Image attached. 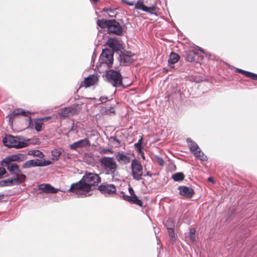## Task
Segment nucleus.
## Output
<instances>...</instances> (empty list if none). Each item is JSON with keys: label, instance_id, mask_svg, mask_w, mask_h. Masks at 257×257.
<instances>
[{"label": "nucleus", "instance_id": "1", "mask_svg": "<svg viewBox=\"0 0 257 257\" xmlns=\"http://www.w3.org/2000/svg\"><path fill=\"white\" fill-rule=\"evenodd\" d=\"M101 181L99 176L95 173H86L78 182L72 183L68 190L76 195L78 197H86L92 195L90 193L92 187L97 186Z\"/></svg>", "mask_w": 257, "mask_h": 257}, {"label": "nucleus", "instance_id": "2", "mask_svg": "<svg viewBox=\"0 0 257 257\" xmlns=\"http://www.w3.org/2000/svg\"><path fill=\"white\" fill-rule=\"evenodd\" d=\"M97 25L101 28H107L108 33H113L118 36L122 34L123 30L119 23L115 20H98Z\"/></svg>", "mask_w": 257, "mask_h": 257}, {"label": "nucleus", "instance_id": "3", "mask_svg": "<svg viewBox=\"0 0 257 257\" xmlns=\"http://www.w3.org/2000/svg\"><path fill=\"white\" fill-rule=\"evenodd\" d=\"M4 145L8 148H22L29 145V140L24 141L23 137L7 135L3 139Z\"/></svg>", "mask_w": 257, "mask_h": 257}, {"label": "nucleus", "instance_id": "4", "mask_svg": "<svg viewBox=\"0 0 257 257\" xmlns=\"http://www.w3.org/2000/svg\"><path fill=\"white\" fill-rule=\"evenodd\" d=\"M106 175H110L114 177L118 168L115 159L113 157H103L99 159Z\"/></svg>", "mask_w": 257, "mask_h": 257}, {"label": "nucleus", "instance_id": "5", "mask_svg": "<svg viewBox=\"0 0 257 257\" xmlns=\"http://www.w3.org/2000/svg\"><path fill=\"white\" fill-rule=\"evenodd\" d=\"M105 77L107 81L113 87L115 88L119 87H125L122 83V77L119 70L113 69L107 70Z\"/></svg>", "mask_w": 257, "mask_h": 257}, {"label": "nucleus", "instance_id": "6", "mask_svg": "<svg viewBox=\"0 0 257 257\" xmlns=\"http://www.w3.org/2000/svg\"><path fill=\"white\" fill-rule=\"evenodd\" d=\"M130 168L133 179L136 181L141 180L143 176V167L141 162L137 159L132 160Z\"/></svg>", "mask_w": 257, "mask_h": 257}, {"label": "nucleus", "instance_id": "7", "mask_svg": "<svg viewBox=\"0 0 257 257\" xmlns=\"http://www.w3.org/2000/svg\"><path fill=\"white\" fill-rule=\"evenodd\" d=\"M113 54L112 50L106 48L103 50L99 59V66L111 67L113 61Z\"/></svg>", "mask_w": 257, "mask_h": 257}, {"label": "nucleus", "instance_id": "8", "mask_svg": "<svg viewBox=\"0 0 257 257\" xmlns=\"http://www.w3.org/2000/svg\"><path fill=\"white\" fill-rule=\"evenodd\" d=\"M26 179V176L25 175H17L16 173H15L13 178H9L0 181V187L19 185L24 183Z\"/></svg>", "mask_w": 257, "mask_h": 257}, {"label": "nucleus", "instance_id": "9", "mask_svg": "<svg viewBox=\"0 0 257 257\" xmlns=\"http://www.w3.org/2000/svg\"><path fill=\"white\" fill-rule=\"evenodd\" d=\"M117 60L121 66H127L133 62L134 54L130 51H120L118 52Z\"/></svg>", "mask_w": 257, "mask_h": 257}, {"label": "nucleus", "instance_id": "10", "mask_svg": "<svg viewBox=\"0 0 257 257\" xmlns=\"http://www.w3.org/2000/svg\"><path fill=\"white\" fill-rule=\"evenodd\" d=\"M91 146L90 141L85 138L83 139L79 140L76 142H74L69 145V148L75 151H78L79 149H82Z\"/></svg>", "mask_w": 257, "mask_h": 257}, {"label": "nucleus", "instance_id": "11", "mask_svg": "<svg viewBox=\"0 0 257 257\" xmlns=\"http://www.w3.org/2000/svg\"><path fill=\"white\" fill-rule=\"evenodd\" d=\"M98 189L105 196L111 195L115 193L116 191L115 186L110 184H101L98 186Z\"/></svg>", "mask_w": 257, "mask_h": 257}, {"label": "nucleus", "instance_id": "12", "mask_svg": "<svg viewBox=\"0 0 257 257\" xmlns=\"http://www.w3.org/2000/svg\"><path fill=\"white\" fill-rule=\"evenodd\" d=\"M135 9L138 10H141L144 12L150 13L151 15H157L156 11L157 8L155 5H152L151 6H146L144 4V3L141 1H139L135 4Z\"/></svg>", "mask_w": 257, "mask_h": 257}, {"label": "nucleus", "instance_id": "13", "mask_svg": "<svg viewBox=\"0 0 257 257\" xmlns=\"http://www.w3.org/2000/svg\"><path fill=\"white\" fill-rule=\"evenodd\" d=\"M178 189L179 191V195L187 199L191 198L195 193L192 188L186 186H180Z\"/></svg>", "mask_w": 257, "mask_h": 257}, {"label": "nucleus", "instance_id": "14", "mask_svg": "<svg viewBox=\"0 0 257 257\" xmlns=\"http://www.w3.org/2000/svg\"><path fill=\"white\" fill-rule=\"evenodd\" d=\"M77 113V109L75 107H64L59 110L58 114L63 117H68Z\"/></svg>", "mask_w": 257, "mask_h": 257}, {"label": "nucleus", "instance_id": "15", "mask_svg": "<svg viewBox=\"0 0 257 257\" xmlns=\"http://www.w3.org/2000/svg\"><path fill=\"white\" fill-rule=\"evenodd\" d=\"M106 44L111 49V50H112L113 52L115 51L117 53L120 51V49L121 47L119 41L114 38L108 39Z\"/></svg>", "mask_w": 257, "mask_h": 257}, {"label": "nucleus", "instance_id": "16", "mask_svg": "<svg viewBox=\"0 0 257 257\" xmlns=\"http://www.w3.org/2000/svg\"><path fill=\"white\" fill-rule=\"evenodd\" d=\"M1 165L3 167H6L8 170L10 171L14 176V174L16 173L17 175H22V171L19 168V166L16 163H9L6 165L3 161H1Z\"/></svg>", "mask_w": 257, "mask_h": 257}, {"label": "nucleus", "instance_id": "17", "mask_svg": "<svg viewBox=\"0 0 257 257\" xmlns=\"http://www.w3.org/2000/svg\"><path fill=\"white\" fill-rule=\"evenodd\" d=\"M186 60L190 62L198 63L199 62L198 59L199 56H198V53L193 50H189L186 51L185 53Z\"/></svg>", "mask_w": 257, "mask_h": 257}, {"label": "nucleus", "instance_id": "18", "mask_svg": "<svg viewBox=\"0 0 257 257\" xmlns=\"http://www.w3.org/2000/svg\"><path fill=\"white\" fill-rule=\"evenodd\" d=\"M39 189L46 193H56L58 189L52 186L49 184H42L39 186Z\"/></svg>", "mask_w": 257, "mask_h": 257}, {"label": "nucleus", "instance_id": "19", "mask_svg": "<svg viewBox=\"0 0 257 257\" xmlns=\"http://www.w3.org/2000/svg\"><path fill=\"white\" fill-rule=\"evenodd\" d=\"M186 142L189 145V149L190 151L195 155L200 153L201 150L199 149L198 145L195 143L191 138H187Z\"/></svg>", "mask_w": 257, "mask_h": 257}, {"label": "nucleus", "instance_id": "20", "mask_svg": "<svg viewBox=\"0 0 257 257\" xmlns=\"http://www.w3.org/2000/svg\"><path fill=\"white\" fill-rule=\"evenodd\" d=\"M34 167H41L40 160H31L26 161L23 164V168L26 169Z\"/></svg>", "mask_w": 257, "mask_h": 257}, {"label": "nucleus", "instance_id": "21", "mask_svg": "<svg viewBox=\"0 0 257 257\" xmlns=\"http://www.w3.org/2000/svg\"><path fill=\"white\" fill-rule=\"evenodd\" d=\"M116 159L120 164H127L131 161L130 157L122 153H118L115 156Z\"/></svg>", "mask_w": 257, "mask_h": 257}, {"label": "nucleus", "instance_id": "22", "mask_svg": "<svg viewBox=\"0 0 257 257\" xmlns=\"http://www.w3.org/2000/svg\"><path fill=\"white\" fill-rule=\"evenodd\" d=\"M179 58L180 56L178 54L174 52H171L168 61L169 66L173 68L174 67V64L178 61Z\"/></svg>", "mask_w": 257, "mask_h": 257}, {"label": "nucleus", "instance_id": "23", "mask_svg": "<svg viewBox=\"0 0 257 257\" xmlns=\"http://www.w3.org/2000/svg\"><path fill=\"white\" fill-rule=\"evenodd\" d=\"M236 72L241 73V74L247 77L250 78L253 80H257V74L245 71L240 69L237 68Z\"/></svg>", "mask_w": 257, "mask_h": 257}, {"label": "nucleus", "instance_id": "24", "mask_svg": "<svg viewBox=\"0 0 257 257\" xmlns=\"http://www.w3.org/2000/svg\"><path fill=\"white\" fill-rule=\"evenodd\" d=\"M97 80V78L95 75H89L85 79L84 82L87 87L90 86L95 84Z\"/></svg>", "mask_w": 257, "mask_h": 257}, {"label": "nucleus", "instance_id": "25", "mask_svg": "<svg viewBox=\"0 0 257 257\" xmlns=\"http://www.w3.org/2000/svg\"><path fill=\"white\" fill-rule=\"evenodd\" d=\"M18 158L17 154L12 155L7 157L5 159H3L2 161H3V162H4L6 165H7L9 163L18 161Z\"/></svg>", "mask_w": 257, "mask_h": 257}, {"label": "nucleus", "instance_id": "26", "mask_svg": "<svg viewBox=\"0 0 257 257\" xmlns=\"http://www.w3.org/2000/svg\"><path fill=\"white\" fill-rule=\"evenodd\" d=\"M62 154L61 151L58 149H54L51 151V155L52 156V160L53 161L56 162L59 160V157Z\"/></svg>", "mask_w": 257, "mask_h": 257}, {"label": "nucleus", "instance_id": "27", "mask_svg": "<svg viewBox=\"0 0 257 257\" xmlns=\"http://www.w3.org/2000/svg\"><path fill=\"white\" fill-rule=\"evenodd\" d=\"M130 203L136 204L141 207L143 206V203L142 201L139 199L136 195L132 196V199L131 200Z\"/></svg>", "mask_w": 257, "mask_h": 257}, {"label": "nucleus", "instance_id": "28", "mask_svg": "<svg viewBox=\"0 0 257 257\" xmlns=\"http://www.w3.org/2000/svg\"><path fill=\"white\" fill-rule=\"evenodd\" d=\"M172 178L176 182H179L184 179L185 175L182 172H178L173 174Z\"/></svg>", "mask_w": 257, "mask_h": 257}, {"label": "nucleus", "instance_id": "29", "mask_svg": "<svg viewBox=\"0 0 257 257\" xmlns=\"http://www.w3.org/2000/svg\"><path fill=\"white\" fill-rule=\"evenodd\" d=\"M28 154L29 155L38 157L40 158H43L44 157L43 153L40 151L37 150H30L28 152Z\"/></svg>", "mask_w": 257, "mask_h": 257}, {"label": "nucleus", "instance_id": "30", "mask_svg": "<svg viewBox=\"0 0 257 257\" xmlns=\"http://www.w3.org/2000/svg\"><path fill=\"white\" fill-rule=\"evenodd\" d=\"M43 122L40 119H37L34 121L35 128L37 132H40L42 130Z\"/></svg>", "mask_w": 257, "mask_h": 257}, {"label": "nucleus", "instance_id": "31", "mask_svg": "<svg viewBox=\"0 0 257 257\" xmlns=\"http://www.w3.org/2000/svg\"><path fill=\"white\" fill-rule=\"evenodd\" d=\"M168 232L170 238H171L172 241H175V236H174V228L172 226L168 227H167Z\"/></svg>", "mask_w": 257, "mask_h": 257}, {"label": "nucleus", "instance_id": "32", "mask_svg": "<svg viewBox=\"0 0 257 257\" xmlns=\"http://www.w3.org/2000/svg\"><path fill=\"white\" fill-rule=\"evenodd\" d=\"M21 108L15 109L7 117H9L10 119H13L15 116L21 114Z\"/></svg>", "mask_w": 257, "mask_h": 257}, {"label": "nucleus", "instance_id": "33", "mask_svg": "<svg viewBox=\"0 0 257 257\" xmlns=\"http://www.w3.org/2000/svg\"><path fill=\"white\" fill-rule=\"evenodd\" d=\"M195 232V230L194 228H191L190 229L189 237V239H190V240H191L193 242L195 241V239H196Z\"/></svg>", "mask_w": 257, "mask_h": 257}, {"label": "nucleus", "instance_id": "34", "mask_svg": "<svg viewBox=\"0 0 257 257\" xmlns=\"http://www.w3.org/2000/svg\"><path fill=\"white\" fill-rule=\"evenodd\" d=\"M195 156L201 161H206L207 160V156L201 151H200V153H198V154L195 155Z\"/></svg>", "mask_w": 257, "mask_h": 257}, {"label": "nucleus", "instance_id": "35", "mask_svg": "<svg viewBox=\"0 0 257 257\" xmlns=\"http://www.w3.org/2000/svg\"><path fill=\"white\" fill-rule=\"evenodd\" d=\"M134 146L138 153H143L144 147L142 146V145H140L138 143H135Z\"/></svg>", "mask_w": 257, "mask_h": 257}, {"label": "nucleus", "instance_id": "36", "mask_svg": "<svg viewBox=\"0 0 257 257\" xmlns=\"http://www.w3.org/2000/svg\"><path fill=\"white\" fill-rule=\"evenodd\" d=\"M18 161L23 162L27 159V155L25 154H18Z\"/></svg>", "mask_w": 257, "mask_h": 257}, {"label": "nucleus", "instance_id": "37", "mask_svg": "<svg viewBox=\"0 0 257 257\" xmlns=\"http://www.w3.org/2000/svg\"><path fill=\"white\" fill-rule=\"evenodd\" d=\"M41 167L47 166L52 164V162L50 160H40Z\"/></svg>", "mask_w": 257, "mask_h": 257}, {"label": "nucleus", "instance_id": "38", "mask_svg": "<svg viewBox=\"0 0 257 257\" xmlns=\"http://www.w3.org/2000/svg\"><path fill=\"white\" fill-rule=\"evenodd\" d=\"M121 198H122L124 200L128 201L129 203H130L131 200L132 199V196H128L123 193L121 196Z\"/></svg>", "mask_w": 257, "mask_h": 257}, {"label": "nucleus", "instance_id": "39", "mask_svg": "<svg viewBox=\"0 0 257 257\" xmlns=\"http://www.w3.org/2000/svg\"><path fill=\"white\" fill-rule=\"evenodd\" d=\"M121 198H122L124 200L128 201L129 203H130L131 200L132 199V196H128L123 193L121 196Z\"/></svg>", "mask_w": 257, "mask_h": 257}, {"label": "nucleus", "instance_id": "40", "mask_svg": "<svg viewBox=\"0 0 257 257\" xmlns=\"http://www.w3.org/2000/svg\"><path fill=\"white\" fill-rule=\"evenodd\" d=\"M105 112L106 114L114 113L115 110L114 107L113 106L109 107L108 109H107L105 110Z\"/></svg>", "mask_w": 257, "mask_h": 257}, {"label": "nucleus", "instance_id": "41", "mask_svg": "<svg viewBox=\"0 0 257 257\" xmlns=\"http://www.w3.org/2000/svg\"><path fill=\"white\" fill-rule=\"evenodd\" d=\"M21 114H22V115H23L24 116L28 117V116H30V112L29 111H25V110H22V109H21Z\"/></svg>", "mask_w": 257, "mask_h": 257}, {"label": "nucleus", "instance_id": "42", "mask_svg": "<svg viewBox=\"0 0 257 257\" xmlns=\"http://www.w3.org/2000/svg\"><path fill=\"white\" fill-rule=\"evenodd\" d=\"M157 163L161 166H163L164 164V160L161 157H157Z\"/></svg>", "mask_w": 257, "mask_h": 257}, {"label": "nucleus", "instance_id": "43", "mask_svg": "<svg viewBox=\"0 0 257 257\" xmlns=\"http://www.w3.org/2000/svg\"><path fill=\"white\" fill-rule=\"evenodd\" d=\"M7 173L6 169L3 167H0V178Z\"/></svg>", "mask_w": 257, "mask_h": 257}, {"label": "nucleus", "instance_id": "44", "mask_svg": "<svg viewBox=\"0 0 257 257\" xmlns=\"http://www.w3.org/2000/svg\"><path fill=\"white\" fill-rule=\"evenodd\" d=\"M110 140L111 141L115 142L117 143V145H119L121 143V141L119 140L116 137H111L110 138Z\"/></svg>", "mask_w": 257, "mask_h": 257}, {"label": "nucleus", "instance_id": "45", "mask_svg": "<svg viewBox=\"0 0 257 257\" xmlns=\"http://www.w3.org/2000/svg\"><path fill=\"white\" fill-rule=\"evenodd\" d=\"M196 48L197 50L201 51V52L205 54V55H210V54L208 52H206L202 48H201L199 46H196Z\"/></svg>", "mask_w": 257, "mask_h": 257}, {"label": "nucleus", "instance_id": "46", "mask_svg": "<svg viewBox=\"0 0 257 257\" xmlns=\"http://www.w3.org/2000/svg\"><path fill=\"white\" fill-rule=\"evenodd\" d=\"M121 1L130 6H132L134 5V2H128L127 0H121Z\"/></svg>", "mask_w": 257, "mask_h": 257}, {"label": "nucleus", "instance_id": "47", "mask_svg": "<svg viewBox=\"0 0 257 257\" xmlns=\"http://www.w3.org/2000/svg\"><path fill=\"white\" fill-rule=\"evenodd\" d=\"M103 11L106 12H109L110 13H111L112 14H114V10L111 9H104Z\"/></svg>", "mask_w": 257, "mask_h": 257}, {"label": "nucleus", "instance_id": "48", "mask_svg": "<svg viewBox=\"0 0 257 257\" xmlns=\"http://www.w3.org/2000/svg\"><path fill=\"white\" fill-rule=\"evenodd\" d=\"M107 99V98L104 96L100 97L99 98V100L101 101V103L106 102Z\"/></svg>", "mask_w": 257, "mask_h": 257}, {"label": "nucleus", "instance_id": "49", "mask_svg": "<svg viewBox=\"0 0 257 257\" xmlns=\"http://www.w3.org/2000/svg\"><path fill=\"white\" fill-rule=\"evenodd\" d=\"M128 192L130 193L131 196H133L134 195H136L133 188L131 187H130L128 188Z\"/></svg>", "mask_w": 257, "mask_h": 257}, {"label": "nucleus", "instance_id": "50", "mask_svg": "<svg viewBox=\"0 0 257 257\" xmlns=\"http://www.w3.org/2000/svg\"><path fill=\"white\" fill-rule=\"evenodd\" d=\"M51 118V116H46L40 118V119L43 122V121L47 120Z\"/></svg>", "mask_w": 257, "mask_h": 257}, {"label": "nucleus", "instance_id": "51", "mask_svg": "<svg viewBox=\"0 0 257 257\" xmlns=\"http://www.w3.org/2000/svg\"><path fill=\"white\" fill-rule=\"evenodd\" d=\"M143 140V137H141V138L139 140L138 142L137 143L140 144V145H142Z\"/></svg>", "mask_w": 257, "mask_h": 257}, {"label": "nucleus", "instance_id": "52", "mask_svg": "<svg viewBox=\"0 0 257 257\" xmlns=\"http://www.w3.org/2000/svg\"><path fill=\"white\" fill-rule=\"evenodd\" d=\"M144 176H147L150 177H151L152 176V174L150 173V172L148 171L147 172L146 174L144 175Z\"/></svg>", "mask_w": 257, "mask_h": 257}, {"label": "nucleus", "instance_id": "53", "mask_svg": "<svg viewBox=\"0 0 257 257\" xmlns=\"http://www.w3.org/2000/svg\"><path fill=\"white\" fill-rule=\"evenodd\" d=\"M140 154H141V156H142V158L145 160V154H144V151L143 150V153H139Z\"/></svg>", "mask_w": 257, "mask_h": 257}, {"label": "nucleus", "instance_id": "54", "mask_svg": "<svg viewBox=\"0 0 257 257\" xmlns=\"http://www.w3.org/2000/svg\"><path fill=\"white\" fill-rule=\"evenodd\" d=\"M208 180L209 181H210V182H212V183H214V181L213 179L212 178H211V177L208 178Z\"/></svg>", "mask_w": 257, "mask_h": 257}, {"label": "nucleus", "instance_id": "55", "mask_svg": "<svg viewBox=\"0 0 257 257\" xmlns=\"http://www.w3.org/2000/svg\"><path fill=\"white\" fill-rule=\"evenodd\" d=\"M93 58H94V55H93L92 56V61H91V63H92V62L94 63Z\"/></svg>", "mask_w": 257, "mask_h": 257}, {"label": "nucleus", "instance_id": "56", "mask_svg": "<svg viewBox=\"0 0 257 257\" xmlns=\"http://www.w3.org/2000/svg\"><path fill=\"white\" fill-rule=\"evenodd\" d=\"M4 196V194H0V200L1 199V197Z\"/></svg>", "mask_w": 257, "mask_h": 257}, {"label": "nucleus", "instance_id": "57", "mask_svg": "<svg viewBox=\"0 0 257 257\" xmlns=\"http://www.w3.org/2000/svg\"><path fill=\"white\" fill-rule=\"evenodd\" d=\"M109 17H113V15H109Z\"/></svg>", "mask_w": 257, "mask_h": 257}, {"label": "nucleus", "instance_id": "58", "mask_svg": "<svg viewBox=\"0 0 257 257\" xmlns=\"http://www.w3.org/2000/svg\"><path fill=\"white\" fill-rule=\"evenodd\" d=\"M93 1H94L95 2H97L98 1V0H93Z\"/></svg>", "mask_w": 257, "mask_h": 257}, {"label": "nucleus", "instance_id": "59", "mask_svg": "<svg viewBox=\"0 0 257 257\" xmlns=\"http://www.w3.org/2000/svg\"><path fill=\"white\" fill-rule=\"evenodd\" d=\"M203 59V57L202 56H201L200 57V60H202Z\"/></svg>", "mask_w": 257, "mask_h": 257}, {"label": "nucleus", "instance_id": "60", "mask_svg": "<svg viewBox=\"0 0 257 257\" xmlns=\"http://www.w3.org/2000/svg\"><path fill=\"white\" fill-rule=\"evenodd\" d=\"M234 210H232V213H233V212H234Z\"/></svg>", "mask_w": 257, "mask_h": 257}, {"label": "nucleus", "instance_id": "61", "mask_svg": "<svg viewBox=\"0 0 257 257\" xmlns=\"http://www.w3.org/2000/svg\"><path fill=\"white\" fill-rule=\"evenodd\" d=\"M108 151H109V150H107V151H106L105 152H108Z\"/></svg>", "mask_w": 257, "mask_h": 257}]
</instances>
